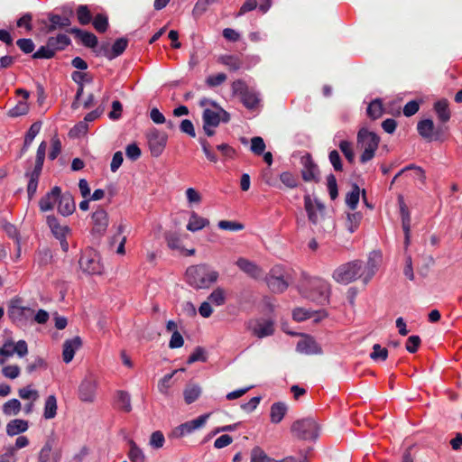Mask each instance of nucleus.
Instances as JSON below:
<instances>
[{"instance_id": "nucleus-1", "label": "nucleus", "mask_w": 462, "mask_h": 462, "mask_svg": "<svg viewBox=\"0 0 462 462\" xmlns=\"http://www.w3.org/2000/svg\"><path fill=\"white\" fill-rule=\"evenodd\" d=\"M185 278L195 289H208L217 282L219 273L206 263H199L187 268Z\"/></svg>"}, {"instance_id": "nucleus-2", "label": "nucleus", "mask_w": 462, "mask_h": 462, "mask_svg": "<svg viewBox=\"0 0 462 462\" xmlns=\"http://www.w3.org/2000/svg\"><path fill=\"white\" fill-rule=\"evenodd\" d=\"M380 137L374 132L362 128L357 134V147L362 151L360 162L365 163L372 160L378 149Z\"/></svg>"}, {"instance_id": "nucleus-3", "label": "nucleus", "mask_w": 462, "mask_h": 462, "mask_svg": "<svg viewBox=\"0 0 462 462\" xmlns=\"http://www.w3.org/2000/svg\"><path fill=\"white\" fill-rule=\"evenodd\" d=\"M46 150L47 143L42 141L37 150L33 170L25 173V177L28 179L27 193L29 199H32L36 193L38 182L42 171Z\"/></svg>"}, {"instance_id": "nucleus-4", "label": "nucleus", "mask_w": 462, "mask_h": 462, "mask_svg": "<svg viewBox=\"0 0 462 462\" xmlns=\"http://www.w3.org/2000/svg\"><path fill=\"white\" fill-rule=\"evenodd\" d=\"M362 273V262L355 260L337 267L333 273V279L339 283L348 284L361 277Z\"/></svg>"}, {"instance_id": "nucleus-5", "label": "nucleus", "mask_w": 462, "mask_h": 462, "mask_svg": "<svg viewBox=\"0 0 462 462\" xmlns=\"http://www.w3.org/2000/svg\"><path fill=\"white\" fill-rule=\"evenodd\" d=\"M264 282L273 293H282L285 291L289 286V282L284 266H273L265 275Z\"/></svg>"}, {"instance_id": "nucleus-6", "label": "nucleus", "mask_w": 462, "mask_h": 462, "mask_svg": "<svg viewBox=\"0 0 462 462\" xmlns=\"http://www.w3.org/2000/svg\"><path fill=\"white\" fill-rule=\"evenodd\" d=\"M418 133L428 142H444L447 137L448 127H436L431 119H422L417 125Z\"/></svg>"}, {"instance_id": "nucleus-7", "label": "nucleus", "mask_w": 462, "mask_h": 462, "mask_svg": "<svg viewBox=\"0 0 462 462\" xmlns=\"http://www.w3.org/2000/svg\"><path fill=\"white\" fill-rule=\"evenodd\" d=\"M79 265L83 272L88 274H101L103 265L100 262V256L93 248H87L81 254Z\"/></svg>"}, {"instance_id": "nucleus-8", "label": "nucleus", "mask_w": 462, "mask_h": 462, "mask_svg": "<svg viewBox=\"0 0 462 462\" xmlns=\"http://www.w3.org/2000/svg\"><path fill=\"white\" fill-rule=\"evenodd\" d=\"M306 289L313 299L328 302L331 289L326 280L318 277L311 278L307 281Z\"/></svg>"}, {"instance_id": "nucleus-9", "label": "nucleus", "mask_w": 462, "mask_h": 462, "mask_svg": "<svg viewBox=\"0 0 462 462\" xmlns=\"http://www.w3.org/2000/svg\"><path fill=\"white\" fill-rule=\"evenodd\" d=\"M293 435L301 439H313L318 436V425L310 419L298 420L291 425Z\"/></svg>"}, {"instance_id": "nucleus-10", "label": "nucleus", "mask_w": 462, "mask_h": 462, "mask_svg": "<svg viewBox=\"0 0 462 462\" xmlns=\"http://www.w3.org/2000/svg\"><path fill=\"white\" fill-rule=\"evenodd\" d=\"M7 313L13 322L23 324L32 317L33 310L22 306V300L15 298L10 301Z\"/></svg>"}, {"instance_id": "nucleus-11", "label": "nucleus", "mask_w": 462, "mask_h": 462, "mask_svg": "<svg viewBox=\"0 0 462 462\" xmlns=\"http://www.w3.org/2000/svg\"><path fill=\"white\" fill-rule=\"evenodd\" d=\"M47 224L53 236L60 240L62 250L67 252L69 249L67 237L70 235L71 229L67 225H62L53 215L47 217Z\"/></svg>"}, {"instance_id": "nucleus-12", "label": "nucleus", "mask_w": 462, "mask_h": 462, "mask_svg": "<svg viewBox=\"0 0 462 462\" xmlns=\"http://www.w3.org/2000/svg\"><path fill=\"white\" fill-rule=\"evenodd\" d=\"M16 353L19 356H24L28 353V346L24 340H19L14 343L12 340H6L0 347V365H4L8 357Z\"/></svg>"}, {"instance_id": "nucleus-13", "label": "nucleus", "mask_w": 462, "mask_h": 462, "mask_svg": "<svg viewBox=\"0 0 462 462\" xmlns=\"http://www.w3.org/2000/svg\"><path fill=\"white\" fill-rule=\"evenodd\" d=\"M229 119V114L216 103H212L211 107L203 112L204 124L212 127H217L221 121L226 123Z\"/></svg>"}, {"instance_id": "nucleus-14", "label": "nucleus", "mask_w": 462, "mask_h": 462, "mask_svg": "<svg viewBox=\"0 0 462 462\" xmlns=\"http://www.w3.org/2000/svg\"><path fill=\"white\" fill-rule=\"evenodd\" d=\"M301 178L304 181H313V182H319V168L318 165L314 162L312 156L310 153H306L304 156L301 157Z\"/></svg>"}, {"instance_id": "nucleus-15", "label": "nucleus", "mask_w": 462, "mask_h": 462, "mask_svg": "<svg viewBox=\"0 0 462 462\" xmlns=\"http://www.w3.org/2000/svg\"><path fill=\"white\" fill-rule=\"evenodd\" d=\"M108 214L101 207H98L91 217V232L94 235L102 236L106 233L108 226Z\"/></svg>"}, {"instance_id": "nucleus-16", "label": "nucleus", "mask_w": 462, "mask_h": 462, "mask_svg": "<svg viewBox=\"0 0 462 462\" xmlns=\"http://www.w3.org/2000/svg\"><path fill=\"white\" fill-rule=\"evenodd\" d=\"M402 226L404 232V245L407 248L411 243V214L402 195L398 197Z\"/></svg>"}, {"instance_id": "nucleus-17", "label": "nucleus", "mask_w": 462, "mask_h": 462, "mask_svg": "<svg viewBox=\"0 0 462 462\" xmlns=\"http://www.w3.org/2000/svg\"><path fill=\"white\" fill-rule=\"evenodd\" d=\"M97 381L92 377L84 379L79 386V397L82 402H92L95 399Z\"/></svg>"}, {"instance_id": "nucleus-18", "label": "nucleus", "mask_w": 462, "mask_h": 462, "mask_svg": "<svg viewBox=\"0 0 462 462\" xmlns=\"http://www.w3.org/2000/svg\"><path fill=\"white\" fill-rule=\"evenodd\" d=\"M249 329L252 334L258 338L272 336L274 333V321L272 319H259L254 321L253 326H249Z\"/></svg>"}, {"instance_id": "nucleus-19", "label": "nucleus", "mask_w": 462, "mask_h": 462, "mask_svg": "<svg viewBox=\"0 0 462 462\" xmlns=\"http://www.w3.org/2000/svg\"><path fill=\"white\" fill-rule=\"evenodd\" d=\"M147 139L151 152L155 156L161 154L166 145V135L158 130H153L148 134Z\"/></svg>"}, {"instance_id": "nucleus-20", "label": "nucleus", "mask_w": 462, "mask_h": 462, "mask_svg": "<svg viewBox=\"0 0 462 462\" xmlns=\"http://www.w3.org/2000/svg\"><path fill=\"white\" fill-rule=\"evenodd\" d=\"M236 266L253 279H259L263 274V269L254 262L240 257L236 262Z\"/></svg>"}, {"instance_id": "nucleus-21", "label": "nucleus", "mask_w": 462, "mask_h": 462, "mask_svg": "<svg viewBox=\"0 0 462 462\" xmlns=\"http://www.w3.org/2000/svg\"><path fill=\"white\" fill-rule=\"evenodd\" d=\"M113 406L119 411L129 413L132 411L131 397L128 392L118 390L115 393Z\"/></svg>"}, {"instance_id": "nucleus-22", "label": "nucleus", "mask_w": 462, "mask_h": 462, "mask_svg": "<svg viewBox=\"0 0 462 462\" xmlns=\"http://www.w3.org/2000/svg\"><path fill=\"white\" fill-rule=\"evenodd\" d=\"M61 195V189L60 187H53L50 192H48L45 196H43L40 201L39 206L41 210L48 211L54 208Z\"/></svg>"}, {"instance_id": "nucleus-23", "label": "nucleus", "mask_w": 462, "mask_h": 462, "mask_svg": "<svg viewBox=\"0 0 462 462\" xmlns=\"http://www.w3.org/2000/svg\"><path fill=\"white\" fill-rule=\"evenodd\" d=\"M60 451L53 448L51 441H47L38 454V462H59Z\"/></svg>"}, {"instance_id": "nucleus-24", "label": "nucleus", "mask_w": 462, "mask_h": 462, "mask_svg": "<svg viewBox=\"0 0 462 462\" xmlns=\"http://www.w3.org/2000/svg\"><path fill=\"white\" fill-rule=\"evenodd\" d=\"M208 417L209 414H204L198 417L195 420L182 423L176 429L175 432L179 437H182L186 434H189L193 430L202 427L206 423V420Z\"/></svg>"}, {"instance_id": "nucleus-25", "label": "nucleus", "mask_w": 462, "mask_h": 462, "mask_svg": "<svg viewBox=\"0 0 462 462\" xmlns=\"http://www.w3.org/2000/svg\"><path fill=\"white\" fill-rule=\"evenodd\" d=\"M304 207L308 214L309 220L314 224L317 223L318 212H321L324 209V206L317 200L313 201L310 195H305Z\"/></svg>"}, {"instance_id": "nucleus-26", "label": "nucleus", "mask_w": 462, "mask_h": 462, "mask_svg": "<svg viewBox=\"0 0 462 462\" xmlns=\"http://www.w3.org/2000/svg\"><path fill=\"white\" fill-rule=\"evenodd\" d=\"M82 346V340L79 337L72 339L66 340L63 344L62 358L65 363H69L73 357L76 350L79 349Z\"/></svg>"}, {"instance_id": "nucleus-27", "label": "nucleus", "mask_w": 462, "mask_h": 462, "mask_svg": "<svg viewBox=\"0 0 462 462\" xmlns=\"http://www.w3.org/2000/svg\"><path fill=\"white\" fill-rule=\"evenodd\" d=\"M433 110L440 123L446 124L450 120L451 111L447 99L442 98L436 101L433 105Z\"/></svg>"}, {"instance_id": "nucleus-28", "label": "nucleus", "mask_w": 462, "mask_h": 462, "mask_svg": "<svg viewBox=\"0 0 462 462\" xmlns=\"http://www.w3.org/2000/svg\"><path fill=\"white\" fill-rule=\"evenodd\" d=\"M318 315V319L327 317V312L325 310L320 311H310L304 308H296L292 311V319L297 322H302L309 319H311Z\"/></svg>"}, {"instance_id": "nucleus-29", "label": "nucleus", "mask_w": 462, "mask_h": 462, "mask_svg": "<svg viewBox=\"0 0 462 462\" xmlns=\"http://www.w3.org/2000/svg\"><path fill=\"white\" fill-rule=\"evenodd\" d=\"M69 32L79 38L84 46L88 48L97 47L98 42L97 36L94 33L82 31L78 28L71 29Z\"/></svg>"}, {"instance_id": "nucleus-30", "label": "nucleus", "mask_w": 462, "mask_h": 462, "mask_svg": "<svg viewBox=\"0 0 462 462\" xmlns=\"http://www.w3.org/2000/svg\"><path fill=\"white\" fill-rule=\"evenodd\" d=\"M303 338L297 344V350L304 354H315L320 351L316 341L308 335H302Z\"/></svg>"}, {"instance_id": "nucleus-31", "label": "nucleus", "mask_w": 462, "mask_h": 462, "mask_svg": "<svg viewBox=\"0 0 462 462\" xmlns=\"http://www.w3.org/2000/svg\"><path fill=\"white\" fill-rule=\"evenodd\" d=\"M50 24L47 25L46 32H51L57 29H63L69 27L71 23L69 17L60 16L59 14H49Z\"/></svg>"}, {"instance_id": "nucleus-32", "label": "nucleus", "mask_w": 462, "mask_h": 462, "mask_svg": "<svg viewBox=\"0 0 462 462\" xmlns=\"http://www.w3.org/2000/svg\"><path fill=\"white\" fill-rule=\"evenodd\" d=\"M29 428V423L25 420L14 419L10 420L6 425V433L9 436H14L26 431Z\"/></svg>"}, {"instance_id": "nucleus-33", "label": "nucleus", "mask_w": 462, "mask_h": 462, "mask_svg": "<svg viewBox=\"0 0 462 462\" xmlns=\"http://www.w3.org/2000/svg\"><path fill=\"white\" fill-rule=\"evenodd\" d=\"M75 202L72 197L69 195L61 196L58 202V210L63 216H69L75 210Z\"/></svg>"}, {"instance_id": "nucleus-34", "label": "nucleus", "mask_w": 462, "mask_h": 462, "mask_svg": "<svg viewBox=\"0 0 462 462\" xmlns=\"http://www.w3.org/2000/svg\"><path fill=\"white\" fill-rule=\"evenodd\" d=\"M218 62L227 67L230 70H238L242 66V60L238 56L226 54L218 58Z\"/></svg>"}, {"instance_id": "nucleus-35", "label": "nucleus", "mask_w": 462, "mask_h": 462, "mask_svg": "<svg viewBox=\"0 0 462 462\" xmlns=\"http://www.w3.org/2000/svg\"><path fill=\"white\" fill-rule=\"evenodd\" d=\"M54 51H62L70 44V39L66 34L50 37L47 41Z\"/></svg>"}, {"instance_id": "nucleus-36", "label": "nucleus", "mask_w": 462, "mask_h": 462, "mask_svg": "<svg viewBox=\"0 0 462 462\" xmlns=\"http://www.w3.org/2000/svg\"><path fill=\"white\" fill-rule=\"evenodd\" d=\"M208 225L209 221L207 218L201 217L195 212H192L189 223L187 225V229L191 232H196Z\"/></svg>"}, {"instance_id": "nucleus-37", "label": "nucleus", "mask_w": 462, "mask_h": 462, "mask_svg": "<svg viewBox=\"0 0 462 462\" xmlns=\"http://www.w3.org/2000/svg\"><path fill=\"white\" fill-rule=\"evenodd\" d=\"M57 409L56 397L54 395L48 396L44 403L43 417L46 420L54 418L57 414Z\"/></svg>"}, {"instance_id": "nucleus-38", "label": "nucleus", "mask_w": 462, "mask_h": 462, "mask_svg": "<svg viewBox=\"0 0 462 462\" xmlns=\"http://www.w3.org/2000/svg\"><path fill=\"white\" fill-rule=\"evenodd\" d=\"M287 408L282 402L273 403L271 407L270 418L273 423H279L286 414Z\"/></svg>"}, {"instance_id": "nucleus-39", "label": "nucleus", "mask_w": 462, "mask_h": 462, "mask_svg": "<svg viewBox=\"0 0 462 462\" xmlns=\"http://www.w3.org/2000/svg\"><path fill=\"white\" fill-rule=\"evenodd\" d=\"M367 116L372 120L380 118L383 114V107L380 99L373 100L367 106Z\"/></svg>"}, {"instance_id": "nucleus-40", "label": "nucleus", "mask_w": 462, "mask_h": 462, "mask_svg": "<svg viewBox=\"0 0 462 462\" xmlns=\"http://www.w3.org/2000/svg\"><path fill=\"white\" fill-rule=\"evenodd\" d=\"M128 41L125 38L117 39L111 47V52L107 54L108 60H113L121 55L126 49Z\"/></svg>"}, {"instance_id": "nucleus-41", "label": "nucleus", "mask_w": 462, "mask_h": 462, "mask_svg": "<svg viewBox=\"0 0 462 462\" xmlns=\"http://www.w3.org/2000/svg\"><path fill=\"white\" fill-rule=\"evenodd\" d=\"M3 412L6 416H12L18 414L22 410V403L17 399H11L4 403Z\"/></svg>"}, {"instance_id": "nucleus-42", "label": "nucleus", "mask_w": 462, "mask_h": 462, "mask_svg": "<svg viewBox=\"0 0 462 462\" xmlns=\"http://www.w3.org/2000/svg\"><path fill=\"white\" fill-rule=\"evenodd\" d=\"M76 14L81 25H87L92 21V14L87 5H79L77 8Z\"/></svg>"}, {"instance_id": "nucleus-43", "label": "nucleus", "mask_w": 462, "mask_h": 462, "mask_svg": "<svg viewBox=\"0 0 462 462\" xmlns=\"http://www.w3.org/2000/svg\"><path fill=\"white\" fill-rule=\"evenodd\" d=\"M92 24L95 30L99 33H104L106 32L108 28V19L107 16L104 14H97L93 21Z\"/></svg>"}, {"instance_id": "nucleus-44", "label": "nucleus", "mask_w": 462, "mask_h": 462, "mask_svg": "<svg viewBox=\"0 0 462 462\" xmlns=\"http://www.w3.org/2000/svg\"><path fill=\"white\" fill-rule=\"evenodd\" d=\"M130 450L128 457L131 462H144L145 457L134 440L129 441Z\"/></svg>"}, {"instance_id": "nucleus-45", "label": "nucleus", "mask_w": 462, "mask_h": 462, "mask_svg": "<svg viewBox=\"0 0 462 462\" xmlns=\"http://www.w3.org/2000/svg\"><path fill=\"white\" fill-rule=\"evenodd\" d=\"M226 298V291L221 287H217L210 293L208 299L210 303L220 306L225 304Z\"/></svg>"}, {"instance_id": "nucleus-46", "label": "nucleus", "mask_w": 462, "mask_h": 462, "mask_svg": "<svg viewBox=\"0 0 462 462\" xmlns=\"http://www.w3.org/2000/svg\"><path fill=\"white\" fill-rule=\"evenodd\" d=\"M200 388L197 385H191L185 388L183 392L184 400L187 404L195 402L200 395Z\"/></svg>"}, {"instance_id": "nucleus-47", "label": "nucleus", "mask_w": 462, "mask_h": 462, "mask_svg": "<svg viewBox=\"0 0 462 462\" xmlns=\"http://www.w3.org/2000/svg\"><path fill=\"white\" fill-rule=\"evenodd\" d=\"M360 189L354 184L350 192L346 194V202L351 209H355L359 201Z\"/></svg>"}, {"instance_id": "nucleus-48", "label": "nucleus", "mask_w": 462, "mask_h": 462, "mask_svg": "<svg viewBox=\"0 0 462 462\" xmlns=\"http://www.w3.org/2000/svg\"><path fill=\"white\" fill-rule=\"evenodd\" d=\"M240 99L244 106L248 109H254L259 105V99L257 96L253 92H246L240 97Z\"/></svg>"}, {"instance_id": "nucleus-49", "label": "nucleus", "mask_w": 462, "mask_h": 462, "mask_svg": "<svg viewBox=\"0 0 462 462\" xmlns=\"http://www.w3.org/2000/svg\"><path fill=\"white\" fill-rule=\"evenodd\" d=\"M251 462H277V461L269 457L261 448L255 447L252 450Z\"/></svg>"}, {"instance_id": "nucleus-50", "label": "nucleus", "mask_w": 462, "mask_h": 462, "mask_svg": "<svg viewBox=\"0 0 462 462\" xmlns=\"http://www.w3.org/2000/svg\"><path fill=\"white\" fill-rule=\"evenodd\" d=\"M41 129V122H35L33 123L28 132L26 133L24 136V143H23V148H27L34 139V137L38 134Z\"/></svg>"}, {"instance_id": "nucleus-51", "label": "nucleus", "mask_w": 462, "mask_h": 462, "mask_svg": "<svg viewBox=\"0 0 462 462\" xmlns=\"http://www.w3.org/2000/svg\"><path fill=\"white\" fill-rule=\"evenodd\" d=\"M339 148L346 159L349 163H353L355 161V152L353 150L352 143L348 141L343 140L339 143Z\"/></svg>"}, {"instance_id": "nucleus-52", "label": "nucleus", "mask_w": 462, "mask_h": 462, "mask_svg": "<svg viewBox=\"0 0 462 462\" xmlns=\"http://www.w3.org/2000/svg\"><path fill=\"white\" fill-rule=\"evenodd\" d=\"M19 397L23 400H31L35 402L39 398V393L36 390L32 389L31 385H27L26 387L20 388L18 390Z\"/></svg>"}, {"instance_id": "nucleus-53", "label": "nucleus", "mask_w": 462, "mask_h": 462, "mask_svg": "<svg viewBox=\"0 0 462 462\" xmlns=\"http://www.w3.org/2000/svg\"><path fill=\"white\" fill-rule=\"evenodd\" d=\"M54 50L49 46L47 42L46 46H42L37 51L32 54L33 59H51L55 56Z\"/></svg>"}, {"instance_id": "nucleus-54", "label": "nucleus", "mask_w": 462, "mask_h": 462, "mask_svg": "<svg viewBox=\"0 0 462 462\" xmlns=\"http://www.w3.org/2000/svg\"><path fill=\"white\" fill-rule=\"evenodd\" d=\"M280 180L285 186L291 189L296 188L299 184L297 176L290 171L282 172L280 175Z\"/></svg>"}, {"instance_id": "nucleus-55", "label": "nucleus", "mask_w": 462, "mask_h": 462, "mask_svg": "<svg viewBox=\"0 0 462 462\" xmlns=\"http://www.w3.org/2000/svg\"><path fill=\"white\" fill-rule=\"evenodd\" d=\"M327 186H328L330 199L332 200H335L338 196V189H337V179L333 174H329L327 177Z\"/></svg>"}, {"instance_id": "nucleus-56", "label": "nucleus", "mask_w": 462, "mask_h": 462, "mask_svg": "<svg viewBox=\"0 0 462 462\" xmlns=\"http://www.w3.org/2000/svg\"><path fill=\"white\" fill-rule=\"evenodd\" d=\"M88 131V125L86 121H80L69 131L70 137H79L85 135Z\"/></svg>"}, {"instance_id": "nucleus-57", "label": "nucleus", "mask_w": 462, "mask_h": 462, "mask_svg": "<svg viewBox=\"0 0 462 462\" xmlns=\"http://www.w3.org/2000/svg\"><path fill=\"white\" fill-rule=\"evenodd\" d=\"M29 106L27 101L22 100L9 111V115L13 117L23 116L28 113Z\"/></svg>"}, {"instance_id": "nucleus-58", "label": "nucleus", "mask_w": 462, "mask_h": 462, "mask_svg": "<svg viewBox=\"0 0 462 462\" xmlns=\"http://www.w3.org/2000/svg\"><path fill=\"white\" fill-rule=\"evenodd\" d=\"M251 149L256 155H261L265 150V143L262 137L256 136L251 140Z\"/></svg>"}, {"instance_id": "nucleus-59", "label": "nucleus", "mask_w": 462, "mask_h": 462, "mask_svg": "<svg viewBox=\"0 0 462 462\" xmlns=\"http://www.w3.org/2000/svg\"><path fill=\"white\" fill-rule=\"evenodd\" d=\"M421 344V340L419 336H411L408 337L405 347L410 353H416Z\"/></svg>"}, {"instance_id": "nucleus-60", "label": "nucleus", "mask_w": 462, "mask_h": 462, "mask_svg": "<svg viewBox=\"0 0 462 462\" xmlns=\"http://www.w3.org/2000/svg\"><path fill=\"white\" fill-rule=\"evenodd\" d=\"M2 374L8 379H15L20 374V368L16 365H5L2 369Z\"/></svg>"}, {"instance_id": "nucleus-61", "label": "nucleus", "mask_w": 462, "mask_h": 462, "mask_svg": "<svg viewBox=\"0 0 462 462\" xmlns=\"http://www.w3.org/2000/svg\"><path fill=\"white\" fill-rule=\"evenodd\" d=\"M372 359L386 360L388 356V350L385 347H382L379 344H375L373 346V352L370 355Z\"/></svg>"}, {"instance_id": "nucleus-62", "label": "nucleus", "mask_w": 462, "mask_h": 462, "mask_svg": "<svg viewBox=\"0 0 462 462\" xmlns=\"http://www.w3.org/2000/svg\"><path fill=\"white\" fill-rule=\"evenodd\" d=\"M232 90L235 95L241 97L245 93L248 92V87L243 79H236L232 82Z\"/></svg>"}, {"instance_id": "nucleus-63", "label": "nucleus", "mask_w": 462, "mask_h": 462, "mask_svg": "<svg viewBox=\"0 0 462 462\" xmlns=\"http://www.w3.org/2000/svg\"><path fill=\"white\" fill-rule=\"evenodd\" d=\"M226 80V75L225 73H218L216 75L208 76L206 79V83L208 87L214 88L221 85Z\"/></svg>"}, {"instance_id": "nucleus-64", "label": "nucleus", "mask_w": 462, "mask_h": 462, "mask_svg": "<svg viewBox=\"0 0 462 462\" xmlns=\"http://www.w3.org/2000/svg\"><path fill=\"white\" fill-rule=\"evenodd\" d=\"M17 26L22 28L24 27L27 32L32 30V15L31 14H25L17 20Z\"/></svg>"}]
</instances>
